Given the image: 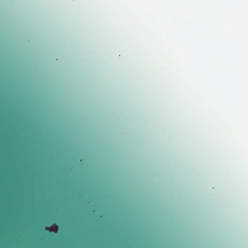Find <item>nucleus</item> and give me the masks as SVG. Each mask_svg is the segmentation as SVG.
<instances>
[{
  "label": "nucleus",
  "instance_id": "1",
  "mask_svg": "<svg viewBox=\"0 0 248 248\" xmlns=\"http://www.w3.org/2000/svg\"><path fill=\"white\" fill-rule=\"evenodd\" d=\"M48 229H49V228H48L46 227V230H48Z\"/></svg>",
  "mask_w": 248,
  "mask_h": 248
}]
</instances>
